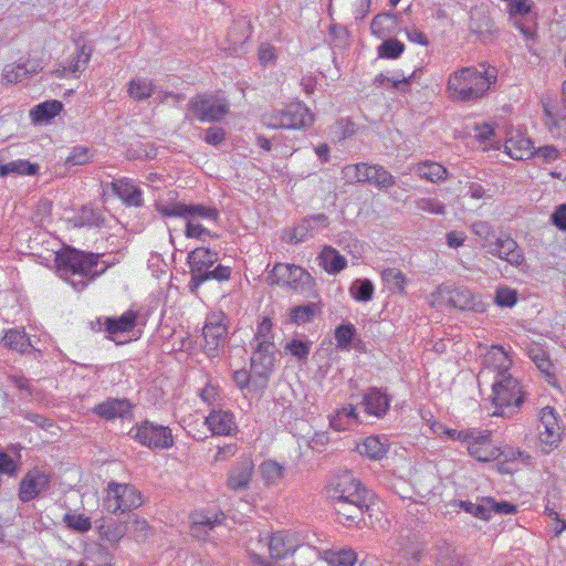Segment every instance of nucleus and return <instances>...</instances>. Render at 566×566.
Returning <instances> with one entry per match:
<instances>
[{"mask_svg": "<svg viewBox=\"0 0 566 566\" xmlns=\"http://www.w3.org/2000/svg\"><path fill=\"white\" fill-rule=\"evenodd\" d=\"M356 335V328L353 324H342L335 329V339L337 348L348 350Z\"/></svg>", "mask_w": 566, "mask_h": 566, "instance_id": "864d4df0", "label": "nucleus"}, {"mask_svg": "<svg viewBox=\"0 0 566 566\" xmlns=\"http://www.w3.org/2000/svg\"><path fill=\"white\" fill-rule=\"evenodd\" d=\"M57 275L76 291H83L91 282L106 271L97 269L99 255L64 247L55 253Z\"/></svg>", "mask_w": 566, "mask_h": 566, "instance_id": "f03ea898", "label": "nucleus"}, {"mask_svg": "<svg viewBox=\"0 0 566 566\" xmlns=\"http://www.w3.org/2000/svg\"><path fill=\"white\" fill-rule=\"evenodd\" d=\"M470 229L480 240L481 248L489 253L496 243L494 227L488 221L478 220L471 224Z\"/></svg>", "mask_w": 566, "mask_h": 566, "instance_id": "ea45409f", "label": "nucleus"}, {"mask_svg": "<svg viewBox=\"0 0 566 566\" xmlns=\"http://www.w3.org/2000/svg\"><path fill=\"white\" fill-rule=\"evenodd\" d=\"M530 357L536 364L537 368L546 375L547 379L554 378V373L552 371L553 365L548 359L547 355L543 350L533 352Z\"/></svg>", "mask_w": 566, "mask_h": 566, "instance_id": "e2e57ef3", "label": "nucleus"}, {"mask_svg": "<svg viewBox=\"0 0 566 566\" xmlns=\"http://www.w3.org/2000/svg\"><path fill=\"white\" fill-rule=\"evenodd\" d=\"M97 528L102 538L111 543H117L126 535L128 524L126 522H118L112 518H102Z\"/></svg>", "mask_w": 566, "mask_h": 566, "instance_id": "4c0bfd02", "label": "nucleus"}, {"mask_svg": "<svg viewBox=\"0 0 566 566\" xmlns=\"http://www.w3.org/2000/svg\"><path fill=\"white\" fill-rule=\"evenodd\" d=\"M327 493L332 502L345 500L359 502L360 499H370V492L348 472L337 475L329 484Z\"/></svg>", "mask_w": 566, "mask_h": 566, "instance_id": "2eb2a0df", "label": "nucleus"}, {"mask_svg": "<svg viewBox=\"0 0 566 566\" xmlns=\"http://www.w3.org/2000/svg\"><path fill=\"white\" fill-rule=\"evenodd\" d=\"M275 344L262 340L254 346L251 357L252 384L260 389L266 387L274 366Z\"/></svg>", "mask_w": 566, "mask_h": 566, "instance_id": "9d476101", "label": "nucleus"}, {"mask_svg": "<svg viewBox=\"0 0 566 566\" xmlns=\"http://www.w3.org/2000/svg\"><path fill=\"white\" fill-rule=\"evenodd\" d=\"M552 223L562 231H566V203L559 205L551 216Z\"/></svg>", "mask_w": 566, "mask_h": 566, "instance_id": "774afa93", "label": "nucleus"}, {"mask_svg": "<svg viewBox=\"0 0 566 566\" xmlns=\"http://www.w3.org/2000/svg\"><path fill=\"white\" fill-rule=\"evenodd\" d=\"M415 206L418 210L432 214H444L446 212V206L436 198H419L415 200Z\"/></svg>", "mask_w": 566, "mask_h": 566, "instance_id": "bf43d9fd", "label": "nucleus"}, {"mask_svg": "<svg viewBox=\"0 0 566 566\" xmlns=\"http://www.w3.org/2000/svg\"><path fill=\"white\" fill-rule=\"evenodd\" d=\"M253 472V463L250 459H240L228 474L227 485L233 491L248 489Z\"/></svg>", "mask_w": 566, "mask_h": 566, "instance_id": "393cba45", "label": "nucleus"}, {"mask_svg": "<svg viewBox=\"0 0 566 566\" xmlns=\"http://www.w3.org/2000/svg\"><path fill=\"white\" fill-rule=\"evenodd\" d=\"M92 53L93 49L91 46L86 44L77 45L67 61L54 69L52 74L60 78L69 75L78 77V75L86 70Z\"/></svg>", "mask_w": 566, "mask_h": 566, "instance_id": "f3484780", "label": "nucleus"}, {"mask_svg": "<svg viewBox=\"0 0 566 566\" xmlns=\"http://www.w3.org/2000/svg\"><path fill=\"white\" fill-rule=\"evenodd\" d=\"M2 344L4 347L18 353H24L31 347L30 338L24 328L8 329L2 338Z\"/></svg>", "mask_w": 566, "mask_h": 566, "instance_id": "79ce46f5", "label": "nucleus"}, {"mask_svg": "<svg viewBox=\"0 0 566 566\" xmlns=\"http://www.w3.org/2000/svg\"><path fill=\"white\" fill-rule=\"evenodd\" d=\"M497 81V70L488 63L463 66L449 74L447 93L451 101L475 103L482 99Z\"/></svg>", "mask_w": 566, "mask_h": 566, "instance_id": "f257e3e1", "label": "nucleus"}, {"mask_svg": "<svg viewBox=\"0 0 566 566\" xmlns=\"http://www.w3.org/2000/svg\"><path fill=\"white\" fill-rule=\"evenodd\" d=\"M483 364L485 367L493 368L496 371L495 377L511 375L509 373L512 360L502 346H492L485 354Z\"/></svg>", "mask_w": 566, "mask_h": 566, "instance_id": "473e14b6", "label": "nucleus"}, {"mask_svg": "<svg viewBox=\"0 0 566 566\" xmlns=\"http://www.w3.org/2000/svg\"><path fill=\"white\" fill-rule=\"evenodd\" d=\"M374 284L368 279H358L355 280L350 287L349 293L358 302H368L374 296Z\"/></svg>", "mask_w": 566, "mask_h": 566, "instance_id": "3c124183", "label": "nucleus"}, {"mask_svg": "<svg viewBox=\"0 0 566 566\" xmlns=\"http://www.w3.org/2000/svg\"><path fill=\"white\" fill-rule=\"evenodd\" d=\"M269 554L272 559H282L294 551V545L284 532H276L269 538Z\"/></svg>", "mask_w": 566, "mask_h": 566, "instance_id": "e433bc0d", "label": "nucleus"}, {"mask_svg": "<svg viewBox=\"0 0 566 566\" xmlns=\"http://www.w3.org/2000/svg\"><path fill=\"white\" fill-rule=\"evenodd\" d=\"M541 436H545L543 441L549 446L557 444L560 440V426L557 418V412L553 407H544L539 412Z\"/></svg>", "mask_w": 566, "mask_h": 566, "instance_id": "bb28decb", "label": "nucleus"}, {"mask_svg": "<svg viewBox=\"0 0 566 566\" xmlns=\"http://www.w3.org/2000/svg\"><path fill=\"white\" fill-rule=\"evenodd\" d=\"M489 254L504 260L513 266H520L525 261L517 242L510 235L496 238V243L489 250Z\"/></svg>", "mask_w": 566, "mask_h": 566, "instance_id": "4be33fe9", "label": "nucleus"}, {"mask_svg": "<svg viewBox=\"0 0 566 566\" xmlns=\"http://www.w3.org/2000/svg\"><path fill=\"white\" fill-rule=\"evenodd\" d=\"M434 566H467L464 556L446 541H439L432 548Z\"/></svg>", "mask_w": 566, "mask_h": 566, "instance_id": "a878e982", "label": "nucleus"}, {"mask_svg": "<svg viewBox=\"0 0 566 566\" xmlns=\"http://www.w3.org/2000/svg\"><path fill=\"white\" fill-rule=\"evenodd\" d=\"M416 172L421 179L439 182L448 177L447 169L439 163L423 161L417 165Z\"/></svg>", "mask_w": 566, "mask_h": 566, "instance_id": "37998d69", "label": "nucleus"}, {"mask_svg": "<svg viewBox=\"0 0 566 566\" xmlns=\"http://www.w3.org/2000/svg\"><path fill=\"white\" fill-rule=\"evenodd\" d=\"M105 491L103 506L112 514L125 513L143 504V495L133 484L111 481Z\"/></svg>", "mask_w": 566, "mask_h": 566, "instance_id": "0eeeda50", "label": "nucleus"}, {"mask_svg": "<svg viewBox=\"0 0 566 566\" xmlns=\"http://www.w3.org/2000/svg\"><path fill=\"white\" fill-rule=\"evenodd\" d=\"M515 511L516 506L512 503L505 501L496 502L492 497H483L480 503H474L472 515L488 521L492 517L493 513L512 514Z\"/></svg>", "mask_w": 566, "mask_h": 566, "instance_id": "c85d7f7f", "label": "nucleus"}, {"mask_svg": "<svg viewBox=\"0 0 566 566\" xmlns=\"http://www.w3.org/2000/svg\"><path fill=\"white\" fill-rule=\"evenodd\" d=\"M62 108L63 104L60 101H45L35 105L30 111V116L34 123H44L59 115Z\"/></svg>", "mask_w": 566, "mask_h": 566, "instance_id": "a19ab883", "label": "nucleus"}, {"mask_svg": "<svg viewBox=\"0 0 566 566\" xmlns=\"http://www.w3.org/2000/svg\"><path fill=\"white\" fill-rule=\"evenodd\" d=\"M319 265L329 274H336L346 268V259L335 249L325 247L318 255Z\"/></svg>", "mask_w": 566, "mask_h": 566, "instance_id": "58836bf2", "label": "nucleus"}, {"mask_svg": "<svg viewBox=\"0 0 566 566\" xmlns=\"http://www.w3.org/2000/svg\"><path fill=\"white\" fill-rule=\"evenodd\" d=\"M205 424L211 431L212 436H232L238 431V424L230 410L211 409L205 418Z\"/></svg>", "mask_w": 566, "mask_h": 566, "instance_id": "aec40b11", "label": "nucleus"}, {"mask_svg": "<svg viewBox=\"0 0 566 566\" xmlns=\"http://www.w3.org/2000/svg\"><path fill=\"white\" fill-rule=\"evenodd\" d=\"M262 123L269 128H308L314 123V114L305 104L296 102L283 109H273L263 114Z\"/></svg>", "mask_w": 566, "mask_h": 566, "instance_id": "39448f33", "label": "nucleus"}, {"mask_svg": "<svg viewBox=\"0 0 566 566\" xmlns=\"http://www.w3.org/2000/svg\"><path fill=\"white\" fill-rule=\"evenodd\" d=\"M276 49L266 42L260 44L258 49V60L263 67L272 66L276 63Z\"/></svg>", "mask_w": 566, "mask_h": 566, "instance_id": "052dcab7", "label": "nucleus"}, {"mask_svg": "<svg viewBox=\"0 0 566 566\" xmlns=\"http://www.w3.org/2000/svg\"><path fill=\"white\" fill-rule=\"evenodd\" d=\"M494 416H505V409L520 408L524 401L520 382L512 375L495 377L492 386Z\"/></svg>", "mask_w": 566, "mask_h": 566, "instance_id": "6e6552de", "label": "nucleus"}, {"mask_svg": "<svg viewBox=\"0 0 566 566\" xmlns=\"http://www.w3.org/2000/svg\"><path fill=\"white\" fill-rule=\"evenodd\" d=\"M360 422L356 408L353 405L339 408L329 418V426L336 431L353 430Z\"/></svg>", "mask_w": 566, "mask_h": 566, "instance_id": "72a5a7b5", "label": "nucleus"}, {"mask_svg": "<svg viewBox=\"0 0 566 566\" xmlns=\"http://www.w3.org/2000/svg\"><path fill=\"white\" fill-rule=\"evenodd\" d=\"M381 279L389 291L405 293L407 284L406 275L396 268H387L381 271Z\"/></svg>", "mask_w": 566, "mask_h": 566, "instance_id": "de8ad7c7", "label": "nucleus"}, {"mask_svg": "<svg viewBox=\"0 0 566 566\" xmlns=\"http://www.w3.org/2000/svg\"><path fill=\"white\" fill-rule=\"evenodd\" d=\"M229 40L234 45L245 43L252 36V28L247 18L238 19L233 22L229 33Z\"/></svg>", "mask_w": 566, "mask_h": 566, "instance_id": "49530a36", "label": "nucleus"}, {"mask_svg": "<svg viewBox=\"0 0 566 566\" xmlns=\"http://www.w3.org/2000/svg\"><path fill=\"white\" fill-rule=\"evenodd\" d=\"M138 316V312L128 310L119 317H105V331L109 335L132 332L137 325Z\"/></svg>", "mask_w": 566, "mask_h": 566, "instance_id": "f704fd0d", "label": "nucleus"}, {"mask_svg": "<svg viewBox=\"0 0 566 566\" xmlns=\"http://www.w3.org/2000/svg\"><path fill=\"white\" fill-rule=\"evenodd\" d=\"M155 91L151 80L137 77L128 83L127 93L135 101H145L149 98Z\"/></svg>", "mask_w": 566, "mask_h": 566, "instance_id": "a18cd8bd", "label": "nucleus"}, {"mask_svg": "<svg viewBox=\"0 0 566 566\" xmlns=\"http://www.w3.org/2000/svg\"><path fill=\"white\" fill-rule=\"evenodd\" d=\"M317 310L316 303H308L305 305H298L291 311V321L295 324H305L313 319Z\"/></svg>", "mask_w": 566, "mask_h": 566, "instance_id": "5fc2aeb1", "label": "nucleus"}, {"mask_svg": "<svg viewBox=\"0 0 566 566\" xmlns=\"http://www.w3.org/2000/svg\"><path fill=\"white\" fill-rule=\"evenodd\" d=\"M203 349L209 357L218 356L228 338L227 316L223 312H211L207 315L202 328Z\"/></svg>", "mask_w": 566, "mask_h": 566, "instance_id": "f8f14e48", "label": "nucleus"}, {"mask_svg": "<svg viewBox=\"0 0 566 566\" xmlns=\"http://www.w3.org/2000/svg\"><path fill=\"white\" fill-rule=\"evenodd\" d=\"M328 224L327 217L325 214H316L304 219L300 224L293 228L289 242L300 243L314 235V231L318 227L326 228Z\"/></svg>", "mask_w": 566, "mask_h": 566, "instance_id": "c756f323", "label": "nucleus"}, {"mask_svg": "<svg viewBox=\"0 0 566 566\" xmlns=\"http://www.w3.org/2000/svg\"><path fill=\"white\" fill-rule=\"evenodd\" d=\"M342 178L346 184H371L379 189L395 185L394 176L380 165L358 163L342 168Z\"/></svg>", "mask_w": 566, "mask_h": 566, "instance_id": "423d86ee", "label": "nucleus"}, {"mask_svg": "<svg viewBox=\"0 0 566 566\" xmlns=\"http://www.w3.org/2000/svg\"><path fill=\"white\" fill-rule=\"evenodd\" d=\"M158 211L164 217H179L186 220L185 235L187 238L202 239L205 235H211L209 229L202 223H197V219L217 222L219 211L214 207L205 205H186L182 202H172L160 206Z\"/></svg>", "mask_w": 566, "mask_h": 566, "instance_id": "7ed1b4c3", "label": "nucleus"}, {"mask_svg": "<svg viewBox=\"0 0 566 566\" xmlns=\"http://www.w3.org/2000/svg\"><path fill=\"white\" fill-rule=\"evenodd\" d=\"M218 259V253L210 249L197 248L192 250L187 256L191 275L189 285L199 279L208 269L212 268Z\"/></svg>", "mask_w": 566, "mask_h": 566, "instance_id": "412c9836", "label": "nucleus"}, {"mask_svg": "<svg viewBox=\"0 0 566 566\" xmlns=\"http://www.w3.org/2000/svg\"><path fill=\"white\" fill-rule=\"evenodd\" d=\"M432 304H448L461 311L483 312L484 304L465 286L440 285L431 294Z\"/></svg>", "mask_w": 566, "mask_h": 566, "instance_id": "1a4fd4ad", "label": "nucleus"}, {"mask_svg": "<svg viewBox=\"0 0 566 566\" xmlns=\"http://www.w3.org/2000/svg\"><path fill=\"white\" fill-rule=\"evenodd\" d=\"M132 403L128 399L108 398L107 400L96 405L93 412L106 420L116 418H126L132 413Z\"/></svg>", "mask_w": 566, "mask_h": 566, "instance_id": "5701e85b", "label": "nucleus"}, {"mask_svg": "<svg viewBox=\"0 0 566 566\" xmlns=\"http://www.w3.org/2000/svg\"><path fill=\"white\" fill-rule=\"evenodd\" d=\"M113 192L127 206H143V191L129 178H119L111 182Z\"/></svg>", "mask_w": 566, "mask_h": 566, "instance_id": "b1692460", "label": "nucleus"}, {"mask_svg": "<svg viewBox=\"0 0 566 566\" xmlns=\"http://www.w3.org/2000/svg\"><path fill=\"white\" fill-rule=\"evenodd\" d=\"M390 443L388 438L380 436H369L357 444V451L370 460H381L388 453Z\"/></svg>", "mask_w": 566, "mask_h": 566, "instance_id": "7c9ffc66", "label": "nucleus"}, {"mask_svg": "<svg viewBox=\"0 0 566 566\" xmlns=\"http://www.w3.org/2000/svg\"><path fill=\"white\" fill-rule=\"evenodd\" d=\"M51 476L43 470L34 468L29 470L19 484L18 496L23 503L30 502L46 491Z\"/></svg>", "mask_w": 566, "mask_h": 566, "instance_id": "dca6fc26", "label": "nucleus"}, {"mask_svg": "<svg viewBox=\"0 0 566 566\" xmlns=\"http://www.w3.org/2000/svg\"><path fill=\"white\" fill-rule=\"evenodd\" d=\"M506 154L515 160H526L535 155L533 142L521 133L511 135L504 144Z\"/></svg>", "mask_w": 566, "mask_h": 566, "instance_id": "cd10ccee", "label": "nucleus"}, {"mask_svg": "<svg viewBox=\"0 0 566 566\" xmlns=\"http://www.w3.org/2000/svg\"><path fill=\"white\" fill-rule=\"evenodd\" d=\"M271 285L285 286L304 297H316L315 281L303 268L290 263H276L268 275Z\"/></svg>", "mask_w": 566, "mask_h": 566, "instance_id": "20e7f679", "label": "nucleus"}, {"mask_svg": "<svg viewBox=\"0 0 566 566\" xmlns=\"http://www.w3.org/2000/svg\"><path fill=\"white\" fill-rule=\"evenodd\" d=\"M283 471L284 468L273 460H266L260 467L261 476L266 484H276L283 478Z\"/></svg>", "mask_w": 566, "mask_h": 566, "instance_id": "603ef678", "label": "nucleus"}, {"mask_svg": "<svg viewBox=\"0 0 566 566\" xmlns=\"http://www.w3.org/2000/svg\"><path fill=\"white\" fill-rule=\"evenodd\" d=\"M188 107L200 122H220L229 113V104L224 97L208 93L192 97Z\"/></svg>", "mask_w": 566, "mask_h": 566, "instance_id": "ddd939ff", "label": "nucleus"}, {"mask_svg": "<svg viewBox=\"0 0 566 566\" xmlns=\"http://www.w3.org/2000/svg\"><path fill=\"white\" fill-rule=\"evenodd\" d=\"M231 275V268L218 264L214 269H208L192 284L189 285L190 291L195 292L206 281L216 280L218 282L228 281Z\"/></svg>", "mask_w": 566, "mask_h": 566, "instance_id": "09e8293b", "label": "nucleus"}, {"mask_svg": "<svg viewBox=\"0 0 566 566\" xmlns=\"http://www.w3.org/2000/svg\"><path fill=\"white\" fill-rule=\"evenodd\" d=\"M325 559L332 566H353L357 560V554L350 548L327 551L325 553Z\"/></svg>", "mask_w": 566, "mask_h": 566, "instance_id": "8fccbe9b", "label": "nucleus"}, {"mask_svg": "<svg viewBox=\"0 0 566 566\" xmlns=\"http://www.w3.org/2000/svg\"><path fill=\"white\" fill-rule=\"evenodd\" d=\"M311 345V342L292 339L285 344L284 349L297 359L305 360L310 354Z\"/></svg>", "mask_w": 566, "mask_h": 566, "instance_id": "13d9d810", "label": "nucleus"}, {"mask_svg": "<svg viewBox=\"0 0 566 566\" xmlns=\"http://www.w3.org/2000/svg\"><path fill=\"white\" fill-rule=\"evenodd\" d=\"M403 50L405 44L402 42L397 39H389L380 44L378 53L379 56L385 59H397L403 53Z\"/></svg>", "mask_w": 566, "mask_h": 566, "instance_id": "6e6d98bb", "label": "nucleus"}, {"mask_svg": "<svg viewBox=\"0 0 566 566\" xmlns=\"http://www.w3.org/2000/svg\"><path fill=\"white\" fill-rule=\"evenodd\" d=\"M468 452L478 461L489 462L499 458L500 449L491 443V432L489 430L475 429L474 434L468 442Z\"/></svg>", "mask_w": 566, "mask_h": 566, "instance_id": "a211bd4d", "label": "nucleus"}, {"mask_svg": "<svg viewBox=\"0 0 566 566\" xmlns=\"http://www.w3.org/2000/svg\"><path fill=\"white\" fill-rule=\"evenodd\" d=\"M93 157V151L87 147H74L70 156L66 158V164L70 165H84Z\"/></svg>", "mask_w": 566, "mask_h": 566, "instance_id": "69168bd1", "label": "nucleus"}, {"mask_svg": "<svg viewBox=\"0 0 566 566\" xmlns=\"http://www.w3.org/2000/svg\"><path fill=\"white\" fill-rule=\"evenodd\" d=\"M39 169L40 167L38 164H32L25 159H18L0 165V176L6 177L10 174L34 176L39 172Z\"/></svg>", "mask_w": 566, "mask_h": 566, "instance_id": "c03bdc74", "label": "nucleus"}, {"mask_svg": "<svg viewBox=\"0 0 566 566\" xmlns=\"http://www.w3.org/2000/svg\"><path fill=\"white\" fill-rule=\"evenodd\" d=\"M363 403L368 415L382 418L389 409L390 398L379 388L373 387L364 395Z\"/></svg>", "mask_w": 566, "mask_h": 566, "instance_id": "2f4dec72", "label": "nucleus"}, {"mask_svg": "<svg viewBox=\"0 0 566 566\" xmlns=\"http://www.w3.org/2000/svg\"><path fill=\"white\" fill-rule=\"evenodd\" d=\"M133 438L149 449H168L174 444V437L169 427L144 421L130 430Z\"/></svg>", "mask_w": 566, "mask_h": 566, "instance_id": "4468645a", "label": "nucleus"}, {"mask_svg": "<svg viewBox=\"0 0 566 566\" xmlns=\"http://www.w3.org/2000/svg\"><path fill=\"white\" fill-rule=\"evenodd\" d=\"M517 302V293L510 287H500L495 293V303L499 306L512 307Z\"/></svg>", "mask_w": 566, "mask_h": 566, "instance_id": "0e129e2a", "label": "nucleus"}, {"mask_svg": "<svg viewBox=\"0 0 566 566\" xmlns=\"http://www.w3.org/2000/svg\"><path fill=\"white\" fill-rule=\"evenodd\" d=\"M220 523L221 520L218 516L212 518L207 515H199L192 522L191 532L195 536H200L201 530L205 532L211 531L216 525H219Z\"/></svg>", "mask_w": 566, "mask_h": 566, "instance_id": "680f3d73", "label": "nucleus"}, {"mask_svg": "<svg viewBox=\"0 0 566 566\" xmlns=\"http://www.w3.org/2000/svg\"><path fill=\"white\" fill-rule=\"evenodd\" d=\"M500 457L503 458V462L521 461L523 463H527L531 459L527 452L512 447H506L503 450H500L499 458ZM504 463H502V465Z\"/></svg>", "mask_w": 566, "mask_h": 566, "instance_id": "338daca9", "label": "nucleus"}, {"mask_svg": "<svg viewBox=\"0 0 566 566\" xmlns=\"http://www.w3.org/2000/svg\"><path fill=\"white\" fill-rule=\"evenodd\" d=\"M544 112L543 122L551 135L555 138L566 137V80L562 84L560 98H542Z\"/></svg>", "mask_w": 566, "mask_h": 566, "instance_id": "9b49d317", "label": "nucleus"}, {"mask_svg": "<svg viewBox=\"0 0 566 566\" xmlns=\"http://www.w3.org/2000/svg\"><path fill=\"white\" fill-rule=\"evenodd\" d=\"M63 521L69 528L81 533L88 532L92 527L90 517L84 514L67 513L64 515Z\"/></svg>", "mask_w": 566, "mask_h": 566, "instance_id": "4d7b16f0", "label": "nucleus"}, {"mask_svg": "<svg viewBox=\"0 0 566 566\" xmlns=\"http://www.w3.org/2000/svg\"><path fill=\"white\" fill-rule=\"evenodd\" d=\"M370 499L335 501L333 506L337 515L338 523L344 526H352L361 521L363 514L369 509Z\"/></svg>", "mask_w": 566, "mask_h": 566, "instance_id": "6ab92c4d", "label": "nucleus"}, {"mask_svg": "<svg viewBox=\"0 0 566 566\" xmlns=\"http://www.w3.org/2000/svg\"><path fill=\"white\" fill-rule=\"evenodd\" d=\"M38 72L35 63H11L3 70V80L10 84L21 83Z\"/></svg>", "mask_w": 566, "mask_h": 566, "instance_id": "c9c22d12", "label": "nucleus"}]
</instances>
